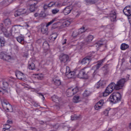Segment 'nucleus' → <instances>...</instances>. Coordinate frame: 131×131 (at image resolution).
Returning a JSON list of instances; mask_svg holds the SVG:
<instances>
[{"mask_svg":"<svg viewBox=\"0 0 131 131\" xmlns=\"http://www.w3.org/2000/svg\"><path fill=\"white\" fill-rule=\"evenodd\" d=\"M15 75L18 78V79H22V78L23 77V75H24V74L23 73H21V72L17 71L16 72Z\"/></svg>","mask_w":131,"mask_h":131,"instance_id":"obj_22","label":"nucleus"},{"mask_svg":"<svg viewBox=\"0 0 131 131\" xmlns=\"http://www.w3.org/2000/svg\"><path fill=\"white\" fill-rule=\"evenodd\" d=\"M1 102L4 109H6L7 111H10V109H12V105H11L7 99L3 98L1 99Z\"/></svg>","mask_w":131,"mask_h":131,"instance_id":"obj_6","label":"nucleus"},{"mask_svg":"<svg viewBox=\"0 0 131 131\" xmlns=\"http://www.w3.org/2000/svg\"><path fill=\"white\" fill-rule=\"evenodd\" d=\"M94 39V36L90 35L86 38V41L91 42Z\"/></svg>","mask_w":131,"mask_h":131,"instance_id":"obj_31","label":"nucleus"},{"mask_svg":"<svg viewBox=\"0 0 131 131\" xmlns=\"http://www.w3.org/2000/svg\"><path fill=\"white\" fill-rule=\"evenodd\" d=\"M67 39H65L64 40V41H63V42H62L63 46H64V45H66V42H67Z\"/></svg>","mask_w":131,"mask_h":131,"instance_id":"obj_52","label":"nucleus"},{"mask_svg":"<svg viewBox=\"0 0 131 131\" xmlns=\"http://www.w3.org/2000/svg\"><path fill=\"white\" fill-rule=\"evenodd\" d=\"M52 101L55 102V103H57V104H59V103H61V101H62V99L60 97L56 95H54L52 97Z\"/></svg>","mask_w":131,"mask_h":131,"instance_id":"obj_18","label":"nucleus"},{"mask_svg":"<svg viewBox=\"0 0 131 131\" xmlns=\"http://www.w3.org/2000/svg\"><path fill=\"white\" fill-rule=\"evenodd\" d=\"M129 128H130V129H131V123H130L129 124Z\"/></svg>","mask_w":131,"mask_h":131,"instance_id":"obj_58","label":"nucleus"},{"mask_svg":"<svg viewBox=\"0 0 131 131\" xmlns=\"http://www.w3.org/2000/svg\"><path fill=\"white\" fill-rule=\"evenodd\" d=\"M121 99V94L118 92L113 93L110 97V101L112 103H117V102L120 101Z\"/></svg>","mask_w":131,"mask_h":131,"instance_id":"obj_2","label":"nucleus"},{"mask_svg":"<svg viewBox=\"0 0 131 131\" xmlns=\"http://www.w3.org/2000/svg\"><path fill=\"white\" fill-rule=\"evenodd\" d=\"M78 92V88L76 87L73 88H69L66 92V94L68 97H72L74 95H75L76 93Z\"/></svg>","mask_w":131,"mask_h":131,"instance_id":"obj_8","label":"nucleus"},{"mask_svg":"<svg viewBox=\"0 0 131 131\" xmlns=\"http://www.w3.org/2000/svg\"><path fill=\"white\" fill-rule=\"evenodd\" d=\"M98 47H102V46H106L107 45V40H101L97 43Z\"/></svg>","mask_w":131,"mask_h":131,"instance_id":"obj_23","label":"nucleus"},{"mask_svg":"<svg viewBox=\"0 0 131 131\" xmlns=\"http://www.w3.org/2000/svg\"><path fill=\"white\" fill-rule=\"evenodd\" d=\"M103 113L105 116H108V114H109V111L107 110H105L104 112Z\"/></svg>","mask_w":131,"mask_h":131,"instance_id":"obj_47","label":"nucleus"},{"mask_svg":"<svg viewBox=\"0 0 131 131\" xmlns=\"http://www.w3.org/2000/svg\"><path fill=\"white\" fill-rule=\"evenodd\" d=\"M89 70L86 68L81 69L78 74V77L79 78H88L89 77Z\"/></svg>","mask_w":131,"mask_h":131,"instance_id":"obj_4","label":"nucleus"},{"mask_svg":"<svg viewBox=\"0 0 131 131\" xmlns=\"http://www.w3.org/2000/svg\"><path fill=\"white\" fill-rule=\"evenodd\" d=\"M11 83H14V82L12 80H9L8 82L4 81L3 83V88L7 89L9 86V84H11Z\"/></svg>","mask_w":131,"mask_h":131,"instance_id":"obj_20","label":"nucleus"},{"mask_svg":"<svg viewBox=\"0 0 131 131\" xmlns=\"http://www.w3.org/2000/svg\"><path fill=\"white\" fill-rule=\"evenodd\" d=\"M66 75L68 78H72L73 77H74L75 73L74 72H71V71L70 70L69 71H68V73H67Z\"/></svg>","mask_w":131,"mask_h":131,"instance_id":"obj_21","label":"nucleus"},{"mask_svg":"<svg viewBox=\"0 0 131 131\" xmlns=\"http://www.w3.org/2000/svg\"><path fill=\"white\" fill-rule=\"evenodd\" d=\"M0 58L1 59H2L4 61H10V60L12 59V57H11V56L7 55L5 53H1L0 55Z\"/></svg>","mask_w":131,"mask_h":131,"instance_id":"obj_15","label":"nucleus"},{"mask_svg":"<svg viewBox=\"0 0 131 131\" xmlns=\"http://www.w3.org/2000/svg\"><path fill=\"white\" fill-rule=\"evenodd\" d=\"M72 11V7L71 6H67L66 7L63 11V12L64 15H69L71 11Z\"/></svg>","mask_w":131,"mask_h":131,"instance_id":"obj_17","label":"nucleus"},{"mask_svg":"<svg viewBox=\"0 0 131 131\" xmlns=\"http://www.w3.org/2000/svg\"><path fill=\"white\" fill-rule=\"evenodd\" d=\"M3 131H10V129H5L3 128Z\"/></svg>","mask_w":131,"mask_h":131,"instance_id":"obj_55","label":"nucleus"},{"mask_svg":"<svg viewBox=\"0 0 131 131\" xmlns=\"http://www.w3.org/2000/svg\"><path fill=\"white\" fill-rule=\"evenodd\" d=\"M123 12L126 16H128V19L129 17L131 16V6H126L123 10Z\"/></svg>","mask_w":131,"mask_h":131,"instance_id":"obj_10","label":"nucleus"},{"mask_svg":"<svg viewBox=\"0 0 131 131\" xmlns=\"http://www.w3.org/2000/svg\"><path fill=\"white\" fill-rule=\"evenodd\" d=\"M0 30L3 33H7V32H8V30H7V29L4 27V24H0Z\"/></svg>","mask_w":131,"mask_h":131,"instance_id":"obj_25","label":"nucleus"},{"mask_svg":"<svg viewBox=\"0 0 131 131\" xmlns=\"http://www.w3.org/2000/svg\"><path fill=\"white\" fill-rule=\"evenodd\" d=\"M124 1H126V0H124Z\"/></svg>","mask_w":131,"mask_h":131,"instance_id":"obj_64","label":"nucleus"},{"mask_svg":"<svg viewBox=\"0 0 131 131\" xmlns=\"http://www.w3.org/2000/svg\"><path fill=\"white\" fill-rule=\"evenodd\" d=\"M79 100V96H74L73 99V101L74 103H78V100Z\"/></svg>","mask_w":131,"mask_h":131,"instance_id":"obj_39","label":"nucleus"},{"mask_svg":"<svg viewBox=\"0 0 131 131\" xmlns=\"http://www.w3.org/2000/svg\"><path fill=\"white\" fill-rule=\"evenodd\" d=\"M17 41L19 42V43H21V45H23L24 43V37L19 36L16 38Z\"/></svg>","mask_w":131,"mask_h":131,"instance_id":"obj_28","label":"nucleus"},{"mask_svg":"<svg viewBox=\"0 0 131 131\" xmlns=\"http://www.w3.org/2000/svg\"><path fill=\"white\" fill-rule=\"evenodd\" d=\"M30 12H34L36 10V5H29Z\"/></svg>","mask_w":131,"mask_h":131,"instance_id":"obj_35","label":"nucleus"},{"mask_svg":"<svg viewBox=\"0 0 131 131\" xmlns=\"http://www.w3.org/2000/svg\"><path fill=\"white\" fill-rule=\"evenodd\" d=\"M108 131H112V130L111 129H108Z\"/></svg>","mask_w":131,"mask_h":131,"instance_id":"obj_63","label":"nucleus"},{"mask_svg":"<svg viewBox=\"0 0 131 131\" xmlns=\"http://www.w3.org/2000/svg\"><path fill=\"white\" fill-rule=\"evenodd\" d=\"M104 103L105 102L104 101V100L101 99L99 100L94 106L95 110H100V109H101Z\"/></svg>","mask_w":131,"mask_h":131,"instance_id":"obj_9","label":"nucleus"},{"mask_svg":"<svg viewBox=\"0 0 131 131\" xmlns=\"http://www.w3.org/2000/svg\"><path fill=\"white\" fill-rule=\"evenodd\" d=\"M48 8H49V5H47V4H45L43 6V9L44 10L46 11V10H48Z\"/></svg>","mask_w":131,"mask_h":131,"instance_id":"obj_49","label":"nucleus"},{"mask_svg":"<svg viewBox=\"0 0 131 131\" xmlns=\"http://www.w3.org/2000/svg\"><path fill=\"white\" fill-rule=\"evenodd\" d=\"M28 67L30 70H34V69H35V64L34 63L32 62L29 64Z\"/></svg>","mask_w":131,"mask_h":131,"instance_id":"obj_30","label":"nucleus"},{"mask_svg":"<svg viewBox=\"0 0 131 131\" xmlns=\"http://www.w3.org/2000/svg\"><path fill=\"white\" fill-rule=\"evenodd\" d=\"M37 43H41V39H39L37 40Z\"/></svg>","mask_w":131,"mask_h":131,"instance_id":"obj_53","label":"nucleus"},{"mask_svg":"<svg viewBox=\"0 0 131 131\" xmlns=\"http://www.w3.org/2000/svg\"><path fill=\"white\" fill-rule=\"evenodd\" d=\"M4 36L5 37H8V38H13L14 36L12 34V33H5L4 34Z\"/></svg>","mask_w":131,"mask_h":131,"instance_id":"obj_38","label":"nucleus"},{"mask_svg":"<svg viewBox=\"0 0 131 131\" xmlns=\"http://www.w3.org/2000/svg\"><path fill=\"white\" fill-rule=\"evenodd\" d=\"M5 94H8V90H7V88L4 89H0V94L1 95H5Z\"/></svg>","mask_w":131,"mask_h":131,"instance_id":"obj_32","label":"nucleus"},{"mask_svg":"<svg viewBox=\"0 0 131 131\" xmlns=\"http://www.w3.org/2000/svg\"><path fill=\"white\" fill-rule=\"evenodd\" d=\"M128 21H129V23L131 26V16L128 17Z\"/></svg>","mask_w":131,"mask_h":131,"instance_id":"obj_51","label":"nucleus"},{"mask_svg":"<svg viewBox=\"0 0 131 131\" xmlns=\"http://www.w3.org/2000/svg\"><path fill=\"white\" fill-rule=\"evenodd\" d=\"M14 0H8V3H11V2H13Z\"/></svg>","mask_w":131,"mask_h":131,"instance_id":"obj_59","label":"nucleus"},{"mask_svg":"<svg viewBox=\"0 0 131 131\" xmlns=\"http://www.w3.org/2000/svg\"><path fill=\"white\" fill-rule=\"evenodd\" d=\"M10 128L11 126H10V125H9L8 124H5V125H4L3 128H5L6 129H10Z\"/></svg>","mask_w":131,"mask_h":131,"instance_id":"obj_46","label":"nucleus"},{"mask_svg":"<svg viewBox=\"0 0 131 131\" xmlns=\"http://www.w3.org/2000/svg\"><path fill=\"white\" fill-rule=\"evenodd\" d=\"M102 69H103V71H104L105 73H108V72H109V68L108 67V65H105L102 67Z\"/></svg>","mask_w":131,"mask_h":131,"instance_id":"obj_33","label":"nucleus"},{"mask_svg":"<svg viewBox=\"0 0 131 131\" xmlns=\"http://www.w3.org/2000/svg\"><path fill=\"white\" fill-rule=\"evenodd\" d=\"M8 123H12V121H10V120H7Z\"/></svg>","mask_w":131,"mask_h":131,"instance_id":"obj_57","label":"nucleus"},{"mask_svg":"<svg viewBox=\"0 0 131 131\" xmlns=\"http://www.w3.org/2000/svg\"><path fill=\"white\" fill-rule=\"evenodd\" d=\"M106 85L105 81H99L95 85V89H103Z\"/></svg>","mask_w":131,"mask_h":131,"instance_id":"obj_12","label":"nucleus"},{"mask_svg":"<svg viewBox=\"0 0 131 131\" xmlns=\"http://www.w3.org/2000/svg\"><path fill=\"white\" fill-rule=\"evenodd\" d=\"M106 60V58H104L102 59H101L97 61V64L95 66H94L93 68H96L95 70H98L99 68L102 66V64L104 62H105V60Z\"/></svg>","mask_w":131,"mask_h":131,"instance_id":"obj_13","label":"nucleus"},{"mask_svg":"<svg viewBox=\"0 0 131 131\" xmlns=\"http://www.w3.org/2000/svg\"><path fill=\"white\" fill-rule=\"evenodd\" d=\"M58 36V34L57 33H52L49 38L51 40H55L56 39V38H57V37Z\"/></svg>","mask_w":131,"mask_h":131,"instance_id":"obj_26","label":"nucleus"},{"mask_svg":"<svg viewBox=\"0 0 131 131\" xmlns=\"http://www.w3.org/2000/svg\"><path fill=\"white\" fill-rule=\"evenodd\" d=\"M110 19L111 21L114 22L116 21V12L115 11H112V13H110Z\"/></svg>","mask_w":131,"mask_h":131,"instance_id":"obj_19","label":"nucleus"},{"mask_svg":"<svg viewBox=\"0 0 131 131\" xmlns=\"http://www.w3.org/2000/svg\"><path fill=\"white\" fill-rule=\"evenodd\" d=\"M74 34H73L72 36H73L74 37H76V36H75Z\"/></svg>","mask_w":131,"mask_h":131,"instance_id":"obj_60","label":"nucleus"},{"mask_svg":"<svg viewBox=\"0 0 131 131\" xmlns=\"http://www.w3.org/2000/svg\"><path fill=\"white\" fill-rule=\"evenodd\" d=\"M60 10L58 9H54L52 10V13L53 15H56V14H58Z\"/></svg>","mask_w":131,"mask_h":131,"instance_id":"obj_40","label":"nucleus"},{"mask_svg":"<svg viewBox=\"0 0 131 131\" xmlns=\"http://www.w3.org/2000/svg\"><path fill=\"white\" fill-rule=\"evenodd\" d=\"M43 47L44 48H49L50 47V45H49V43L48 42V41H45L42 45Z\"/></svg>","mask_w":131,"mask_h":131,"instance_id":"obj_43","label":"nucleus"},{"mask_svg":"<svg viewBox=\"0 0 131 131\" xmlns=\"http://www.w3.org/2000/svg\"><path fill=\"white\" fill-rule=\"evenodd\" d=\"M83 96L84 98H85V97H89V96H90V91L85 90L84 94H83Z\"/></svg>","mask_w":131,"mask_h":131,"instance_id":"obj_42","label":"nucleus"},{"mask_svg":"<svg viewBox=\"0 0 131 131\" xmlns=\"http://www.w3.org/2000/svg\"><path fill=\"white\" fill-rule=\"evenodd\" d=\"M72 117H73V116H71L72 120H74V119H73V118H72Z\"/></svg>","mask_w":131,"mask_h":131,"instance_id":"obj_62","label":"nucleus"},{"mask_svg":"<svg viewBox=\"0 0 131 131\" xmlns=\"http://www.w3.org/2000/svg\"><path fill=\"white\" fill-rule=\"evenodd\" d=\"M0 42L1 47H4L5 46V39L2 37H0Z\"/></svg>","mask_w":131,"mask_h":131,"instance_id":"obj_41","label":"nucleus"},{"mask_svg":"<svg viewBox=\"0 0 131 131\" xmlns=\"http://www.w3.org/2000/svg\"><path fill=\"white\" fill-rule=\"evenodd\" d=\"M54 6L55 7H57V8H60V7H61V4L58 3H56L55 2V5H54Z\"/></svg>","mask_w":131,"mask_h":131,"instance_id":"obj_48","label":"nucleus"},{"mask_svg":"<svg viewBox=\"0 0 131 131\" xmlns=\"http://www.w3.org/2000/svg\"><path fill=\"white\" fill-rule=\"evenodd\" d=\"M61 63H66L69 60V56L67 54H62L59 57Z\"/></svg>","mask_w":131,"mask_h":131,"instance_id":"obj_11","label":"nucleus"},{"mask_svg":"<svg viewBox=\"0 0 131 131\" xmlns=\"http://www.w3.org/2000/svg\"><path fill=\"white\" fill-rule=\"evenodd\" d=\"M128 48H129V46H128V45L125 44V43H122L121 45V50H122V51H125V50H127V49H128Z\"/></svg>","mask_w":131,"mask_h":131,"instance_id":"obj_27","label":"nucleus"},{"mask_svg":"<svg viewBox=\"0 0 131 131\" xmlns=\"http://www.w3.org/2000/svg\"><path fill=\"white\" fill-rule=\"evenodd\" d=\"M77 33V31H74L73 33Z\"/></svg>","mask_w":131,"mask_h":131,"instance_id":"obj_61","label":"nucleus"},{"mask_svg":"<svg viewBox=\"0 0 131 131\" xmlns=\"http://www.w3.org/2000/svg\"><path fill=\"white\" fill-rule=\"evenodd\" d=\"M56 21H58V19H57V18H53L51 21H50L47 24L46 26H43L41 28V32H42V33H47L48 30V27H49L50 25H51V24H53L54 22H56Z\"/></svg>","mask_w":131,"mask_h":131,"instance_id":"obj_7","label":"nucleus"},{"mask_svg":"<svg viewBox=\"0 0 131 131\" xmlns=\"http://www.w3.org/2000/svg\"><path fill=\"white\" fill-rule=\"evenodd\" d=\"M11 24H12V21L11 19L8 18L4 20V25L6 26V27H9Z\"/></svg>","mask_w":131,"mask_h":131,"instance_id":"obj_24","label":"nucleus"},{"mask_svg":"<svg viewBox=\"0 0 131 131\" xmlns=\"http://www.w3.org/2000/svg\"><path fill=\"white\" fill-rule=\"evenodd\" d=\"M14 13L15 17H18L19 16H21V15H28L29 12L28 10L26 9H14L13 10Z\"/></svg>","mask_w":131,"mask_h":131,"instance_id":"obj_5","label":"nucleus"},{"mask_svg":"<svg viewBox=\"0 0 131 131\" xmlns=\"http://www.w3.org/2000/svg\"><path fill=\"white\" fill-rule=\"evenodd\" d=\"M34 16L35 17H38V16H39V14L36 13L34 14Z\"/></svg>","mask_w":131,"mask_h":131,"instance_id":"obj_54","label":"nucleus"},{"mask_svg":"<svg viewBox=\"0 0 131 131\" xmlns=\"http://www.w3.org/2000/svg\"><path fill=\"white\" fill-rule=\"evenodd\" d=\"M86 30L85 29V28H84V27H82L78 30V33H83L86 32Z\"/></svg>","mask_w":131,"mask_h":131,"instance_id":"obj_36","label":"nucleus"},{"mask_svg":"<svg viewBox=\"0 0 131 131\" xmlns=\"http://www.w3.org/2000/svg\"><path fill=\"white\" fill-rule=\"evenodd\" d=\"M102 27H103V28H105V29L107 28H110V29H113L114 27V25L112 24L110 25H107V26H102Z\"/></svg>","mask_w":131,"mask_h":131,"instance_id":"obj_37","label":"nucleus"},{"mask_svg":"<svg viewBox=\"0 0 131 131\" xmlns=\"http://www.w3.org/2000/svg\"><path fill=\"white\" fill-rule=\"evenodd\" d=\"M39 96H41L43 98V99H45V97H43V95H42L41 93H39Z\"/></svg>","mask_w":131,"mask_h":131,"instance_id":"obj_56","label":"nucleus"},{"mask_svg":"<svg viewBox=\"0 0 131 131\" xmlns=\"http://www.w3.org/2000/svg\"><path fill=\"white\" fill-rule=\"evenodd\" d=\"M70 71V68L68 66H64L63 67H62L60 69V72L61 73L65 74L66 75L67 74L68 71Z\"/></svg>","mask_w":131,"mask_h":131,"instance_id":"obj_16","label":"nucleus"},{"mask_svg":"<svg viewBox=\"0 0 131 131\" xmlns=\"http://www.w3.org/2000/svg\"><path fill=\"white\" fill-rule=\"evenodd\" d=\"M53 81H54V84L55 85H61V80L54 79L53 80Z\"/></svg>","mask_w":131,"mask_h":131,"instance_id":"obj_34","label":"nucleus"},{"mask_svg":"<svg viewBox=\"0 0 131 131\" xmlns=\"http://www.w3.org/2000/svg\"><path fill=\"white\" fill-rule=\"evenodd\" d=\"M37 5V2L35 0H29V6H36Z\"/></svg>","mask_w":131,"mask_h":131,"instance_id":"obj_29","label":"nucleus"},{"mask_svg":"<svg viewBox=\"0 0 131 131\" xmlns=\"http://www.w3.org/2000/svg\"><path fill=\"white\" fill-rule=\"evenodd\" d=\"M124 83H125V79H121L119 80L117 84H115L114 82L111 83L106 88L104 92L103 93V97H107L111 94L114 90L116 91H118V90H120L123 88V85H124Z\"/></svg>","mask_w":131,"mask_h":131,"instance_id":"obj_1","label":"nucleus"},{"mask_svg":"<svg viewBox=\"0 0 131 131\" xmlns=\"http://www.w3.org/2000/svg\"><path fill=\"white\" fill-rule=\"evenodd\" d=\"M39 17H40V18H45V17H46V13L42 11L41 12L40 14H39Z\"/></svg>","mask_w":131,"mask_h":131,"instance_id":"obj_45","label":"nucleus"},{"mask_svg":"<svg viewBox=\"0 0 131 131\" xmlns=\"http://www.w3.org/2000/svg\"><path fill=\"white\" fill-rule=\"evenodd\" d=\"M90 56H88L85 58H84L82 60H81V63L82 64H86L87 63H90L91 62V60H92V54L91 53H89Z\"/></svg>","mask_w":131,"mask_h":131,"instance_id":"obj_14","label":"nucleus"},{"mask_svg":"<svg viewBox=\"0 0 131 131\" xmlns=\"http://www.w3.org/2000/svg\"><path fill=\"white\" fill-rule=\"evenodd\" d=\"M56 5V2H51L48 5L49 8L54 7Z\"/></svg>","mask_w":131,"mask_h":131,"instance_id":"obj_44","label":"nucleus"},{"mask_svg":"<svg viewBox=\"0 0 131 131\" xmlns=\"http://www.w3.org/2000/svg\"><path fill=\"white\" fill-rule=\"evenodd\" d=\"M72 22V19H63L62 20V22L57 21L53 25H60V28H65L67 26H69L71 23Z\"/></svg>","mask_w":131,"mask_h":131,"instance_id":"obj_3","label":"nucleus"},{"mask_svg":"<svg viewBox=\"0 0 131 131\" xmlns=\"http://www.w3.org/2000/svg\"><path fill=\"white\" fill-rule=\"evenodd\" d=\"M127 79L125 78H123V79H125V82L126 81H127V80H128V79H129V75H127L126 76Z\"/></svg>","mask_w":131,"mask_h":131,"instance_id":"obj_50","label":"nucleus"}]
</instances>
